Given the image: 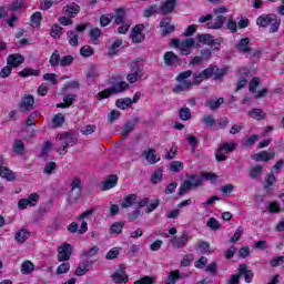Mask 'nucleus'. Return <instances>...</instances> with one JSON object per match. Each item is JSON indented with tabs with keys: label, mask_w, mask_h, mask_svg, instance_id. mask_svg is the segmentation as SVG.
Segmentation results:
<instances>
[{
	"label": "nucleus",
	"mask_w": 284,
	"mask_h": 284,
	"mask_svg": "<svg viewBox=\"0 0 284 284\" xmlns=\"http://www.w3.org/2000/svg\"><path fill=\"white\" fill-rule=\"evenodd\" d=\"M112 282L115 284H128L130 283V275L125 272V267L118 268L112 275H111Z\"/></svg>",
	"instance_id": "f8f14e48"
},
{
	"label": "nucleus",
	"mask_w": 284,
	"mask_h": 284,
	"mask_svg": "<svg viewBox=\"0 0 284 284\" xmlns=\"http://www.w3.org/2000/svg\"><path fill=\"white\" fill-rule=\"evenodd\" d=\"M133 284H154V277L150 275H145L141 277L140 280L133 282Z\"/></svg>",
	"instance_id": "774afa93"
},
{
	"label": "nucleus",
	"mask_w": 284,
	"mask_h": 284,
	"mask_svg": "<svg viewBox=\"0 0 284 284\" xmlns=\"http://www.w3.org/2000/svg\"><path fill=\"white\" fill-rule=\"evenodd\" d=\"M184 168H185V165L183 164V162L173 161V162L170 163L169 170L171 172H173L174 174H179V172H181Z\"/></svg>",
	"instance_id": "49530a36"
},
{
	"label": "nucleus",
	"mask_w": 284,
	"mask_h": 284,
	"mask_svg": "<svg viewBox=\"0 0 284 284\" xmlns=\"http://www.w3.org/2000/svg\"><path fill=\"white\" fill-rule=\"evenodd\" d=\"M213 39L214 37H212V34L210 33L197 34V40L200 41V43H203L204 45L212 44Z\"/></svg>",
	"instance_id": "09e8293b"
},
{
	"label": "nucleus",
	"mask_w": 284,
	"mask_h": 284,
	"mask_svg": "<svg viewBox=\"0 0 284 284\" xmlns=\"http://www.w3.org/2000/svg\"><path fill=\"white\" fill-rule=\"evenodd\" d=\"M21 8H23V2L19 0L13 1L8 6V10L10 12H19Z\"/></svg>",
	"instance_id": "680f3d73"
},
{
	"label": "nucleus",
	"mask_w": 284,
	"mask_h": 284,
	"mask_svg": "<svg viewBox=\"0 0 284 284\" xmlns=\"http://www.w3.org/2000/svg\"><path fill=\"white\" fill-rule=\"evenodd\" d=\"M197 248L200 250L201 254H211L210 251V243L206 241H202L197 244Z\"/></svg>",
	"instance_id": "338daca9"
},
{
	"label": "nucleus",
	"mask_w": 284,
	"mask_h": 284,
	"mask_svg": "<svg viewBox=\"0 0 284 284\" xmlns=\"http://www.w3.org/2000/svg\"><path fill=\"white\" fill-rule=\"evenodd\" d=\"M123 227H125V222H114L112 225H111V229H110V234H121V232H123Z\"/></svg>",
	"instance_id": "a18cd8bd"
},
{
	"label": "nucleus",
	"mask_w": 284,
	"mask_h": 284,
	"mask_svg": "<svg viewBox=\"0 0 284 284\" xmlns=\"http://www.w3.org/2000/svg\"><path fill=\"white\" fill-rule=\"evenodd\" d=\"M186 179L189 180L183 181L178 191V196H184V194H187V192H192V190L201 187V185H203V179H205V181H216L219 176L216 175V173L205 172L202 173L201 175L186 174Z\"/></svg>",
	"instance_id": "f257e3e1"
},
{
	"label": "nucleus",
	"mask_w": 284,
	"mask_h": 284,
	"mask_svg": "<svg viewBox=\"0 0 284 284\" xmlns=\"http://www.w3.org/2000/svg\"><path fill=\"white\" fill-rule=\"evenodd\" d=\"M230 72V67L223 65L222 68H217L214 64L209 65L206 69L201 71L200 73H194L192 71L193 81H191L192 85H201L203 81H207V79H214V81H219L224 79L225 74Z\"/></svg>",
	"instance_id": "f03ea898"
},
{
	"label": "nucleus",
	"mask_w": 284,
	"mask_h": 284,
	"mask_svg": "<svg viewBox=\"0 0 284 284\" xmlns=\"http://www.w3.org/2000/svg\"><path fill=\"white\" fill-rule=\"evenodd\" d=\"M31 28H41V21H43V14L41 12H34L30 19Z\"/></svg>",
	"instance_id": "2f4dec72"
},
{
	"label": "nucleus",
	"mask_w": 284,
	"mask_h": 284,
	"mask_svg": "<svg viewBox=\"0 0 284 284\" xmlns=\"http://www.w3.org/2000/svg\"><path fill=\"white\" fill-rule=\"evenodd\" d=\"M258 85H261V78H253L248 84L250 92H252V94H256V88H258Z\"/></svg>",
	"instance_id": "5fc2aeb1"
},
{
	"label": "nucleus",
	"mask_w": 284,
	"mask_h": 284,
	"mask_svg": "<svg viewBox=\"0 0 284 284\" xmlns=\"http://www.w3.org/2000/svg\"><path fill=\"white\" fill-rule=\"evenodd\" d=\"M190 77H192V70H186L181 72L176 77L178 85L173 88L174 94H181V92H186L192 88V81H190Z\"/></svg>",
	"instance_id": "39448f33"
},
{
	"label": "nucleus",
	"mask_w": 284,
	"mask_h": 284,
	"mask_svg": "<svg viewBox=\"0 0 284 284\" xmlns=\"http://www.w3.org/2000/svg\"><path fill=\"white\" fill-rule=\"evenodd\" d=\"M26 62V58L19 53H12L8 57L7 63L11 68H19V65L23 64Z\"/></svg>",
	"instance_id": "4be33fe9"
},
{
	"label": "nucleus",
	"mask_w": 284,
	"mask_h": 284,
	"mask_svg": "<svg viewBox=\"0 0 284 284\" xmlns=\"http://www.w3.org/2000/svg\"><path fill=\"white\" fill-rule=\"evenodd\" d=\"M179 119H181V121H190V119H192V111L190 110V108H181L179 111Z\"/></svg>",
	"instance_id": "79ce46f5"
},
{
	"label": "nucleus",
	"mask_w": 284,
	"mask_h": 284,
	"mask_svg": "<svg viewBox=\"0 0 284 284\" xmlns=\"http://www.w3.org/2000/svg\"><path fill=\"white\" fill-rule=\"evenodd\" d=\"M163 61L169 68H179L183 65V60L173 51H166L163 55Z\"/></svg>",
	"instance_id": "1a4fd4ad"
},
{
	"label": "nucleus",
	"mask_w": 284,
	"mask_h": 284,
	"mask_svg": "<svg viewBox=\"0 0 284 284\" xmlns=\"http://www.w3.org/2000/svg\"><path fill=\"white\" fill-rule=\"evenodd\" d=\"M223 23H225V16H216L214 22H207L206 27L210 30H221L223 28Z\"/></svg>",
	"instance_id": "bb28decb"
},
{
	"label": "nucleus",
	"mask_w": 284,
	"mask_h": 284,
	"mask_svg": "<svg viewBox=\"0 0 284 284\" xmlns=\"http://www.w3.org/2000/svg\"><path fill=\"white\" fill-rule=\"evenodd\" d=\"M12 152L14 154H18V156H23L26 152V144L21 140H16L13 145H12Z\"/></svg>",
	"instance_id": "473e14b6"
},
{
	"label": "nucleus",
	"mask_w": 284,
	"mask_h": 284,
	"mask_svg": "<svg viewBox=\"0 0 284 284\" xmlns=\"http://www.w3.org/2000/svg\"><path fill=\"white\" fill-rule=\"evenodd\" d=\"M61 32H63V28L58 23H54L51 28V37L53 39H59L61 37Z\"/></svg>",
	"instance_id": "e2e57ef3"
},
{
	"label": "nucleus",
	"mask_w": 284,
	"mask_h": 284,
	"mask_svg": "<svg viewBox=\"0 0 284 284\" xmlns=\"http://www.w3.org/2000/svg\"><path fill=\"white\" fill-rule=\"evenodd\" d=\"M39 203V195L37 193H31L28 199H21L18 202L19 210H26L29 207H34Z\"/></svg>",
	"instance_id": "ddd939ff"
},
{
	"label": "nucleus",
	"mask_w": 284,
	"mask_h": 284,
	"mask_svg": "<svg viewBox=\"0 0 284 284\" xmlns=\"http://www.w3.org/2000/svg\"><path fill=\"white\" fill-rule=\"evenodd\" d=\"M141 77H143V71L141 70V68L138 67L133 73H129L126 75V81L131 85H133V83H136V81H139V79H141Z\"/></svg>",
	"instance_id": "7c9ffc66"
},
{
	"label": "nucleus",
	"mask_w": 284,
	"mask_h": 284,
	"mask_svg": "<svg viewBox=\"0 0 284 284\" xmlns=\"http://www.w3.org/2000/svg\"><path fill=\"white\" fill-rule=\"evenodd\" d=\"M143 30H145V24H136L133 27L131 31V39L133 43H143V41H145Z\"/></svg>",
	"instance_id": "4468645a"
},
{
	"label": "nucleus",
	"mask_w": 284,
	"mask_h": 284,
	"mask_svg": "<svg viewBox=\"0 0 284 284\" xmlns=\"http://www.w3.org/2000/svg\"><path fill=\"white\" fill-rule=\"evenodd\" d=\"M230 125V119L227 118H221L215 122V130H225Z\"/></svg>",
	"instance_id": "052dcab7"
},
{
	"label": "nucleus",
	"mask_w": 284,
	"mask_h": 284,
	"mask_svg": "<svg viewBox=\"0 0 284 284\" xmlns=\"http://www.w3.org/2000/svg\"><path fill=\"white\" fill-rule=\"evenodd\" d=\"M237 274L244 277L245 283H252L254 281V271L247 268V264H240L237 268Z\"/></svg>",
	"instance_id": "a211bd4d"
},
{
	"label": "nucleus",
	"mask_w": 284,
	"mask_h": 284,
	"mask_svg": "<svg viewBox=\"0 0 284 284\" xmlns=\"http://www.w3.org/2000/svg\"><path fill=\"white\" fill-rule=\"evenodd\" d=\"M116 185H119V176L111 174L102 182L101 191L108 192V190H112V187H116Z\"/></svg>",
	"instance_id": "412c9836"
},
{
	"label": "nucleus",
	"mask_w": 284,
	"mask_h": 284,
	"mask_svg": "<svg viewBox=\"0 0 284 284\" xmlns=\"http://www.w3.org/2000/svg\"><path fill=\"white\" fill-rule=\"evenodd\" d=\"M22 274H32L34 272V264L30 261H26L21 265Z\"/></svg>",
	"instance_id": "8fccbe9b"
},
{
	"label": "nucleus",
	"mask_w": 284,
	"mask_h": 284,
	"mask_svg": "<svg viewBox=\"0 0 284 284\" xmlns=\"http://www.w3.org/2000/svg\"><path fill=\"white\" fill-rule=\"evenodd\" d=\"M0 176L2 179H6L7 181H16L17 175H14V172L12 170L8 169V166L0 169Z\"/></svg>",
	"instance_id": "e433bc0d"
},
{
	"label": "nucleus",
	"mask_w": 284,
	"mask_h": 284,
	"mask_svg": "<svg viewBox=\"0 0 284 284\" xmlns=\"http://www.w3.org/2000/svg\"><path fill=\"white\" fill-rule=\"evenodd\" d=\"M276 156V153L274 151L267 152V151H260L258 153H255L251 156L253 161H256L257 163L261 161H264L267 163V161H272Z\"/></svg>",
	"instance_id": "aec40b11"
},
{
	"label": "nucleus",
	"mask_w": 284,
	"mask_h": 284,
	"mask_svg": "<svg viewBox=\"0 0 284 284\" xmlns=\"http://www.w3.org/2000/svg\"><path fill=\"white\" fill-rule=\"evenodd\" d=\"M20 112L28 114L34 109V97L31 94H24L18 105Z\"/></svg>",
	"instance_id": "9d476101"
},
{
	"label": "nucleus",
	"mask_w": 284,
	"mask_h": 284,
	"mask_svg": "<svg viewBox=\"0 0 284 284\" xmlns=\"http://www.w3.org/2000/svg\"><path fill=\"white\" fill-rule=\"evenodd\" d=\"M202 123L206 125V128H216V120L214 119V115L206 114L202 118Z\"/></svg>",
	"instance_id": "de8ad7c7"
},
{
	"label": "nucleus",
	"mask_w": 284,
	"mask_h": 284,
	"mask_svg": "<svg viewBox=\"0 0 284 284\" xmlns=\"http://www.w3.org/2000/svg\"><path fill=\"white\" fill-rule=\"evenodd\" d=\"M223 43V38H216L211 41L210 48L213 52H219Z\"/></svg>",
	"instance_id": "864d4df0"
},
{
	"label": "nucleus",
	"mask_w": 284,
	"mask_h": 284,
	"mask_svg": "<svg viewBox=\"0 0 284 284\" xmlns=\"http://www.w3.org/2000/svg\"><path fill=\"white\" fill-rule=\"evenodd\" d=\"M72 63H74V57L72 55H64L60 58L61 68H68V65H72Z\"/></svg>",
	"instance_id": "13d9d810"
},
{
	"label": "nucleus",
	"mask_w": 284,
	"mask_h": 284,
	"mask_svg": "<svg viewBox=\"0 0 284 284\" xmlns=\"http://www.w3.org/2000/svg\"><path fill=\"white\" fill-rule=\"evenodd\" d=\"M160 30L162 32V37H169V34H172V32L176 30V27L172 24V17L164 16L160 20Z\"/></svg>",
	"instance_id": "6e6552de"
},
{
	"label": "nucleus",
	"mask_w": 284,
	"mask_h": 284,
	"mask_svg": "<svg viewBox=\"0 0 284 284\" xmlns=\"http://www.w3.org/2000/svg\"><path fill=\"white\" fill-rule=\"evenodd\" d=\"M114 23L115 26H121V23H125V9H116Z\"/></svg>",
	"instance_id": "a19ab883"
},
{
	"label": "nucleus",
	"mask_w": 284,
	"mask_h": 284,
	"mask_svg": "<svg viewBox=\"0 0 284 284\" xmlns=\"http://www.w3.org/2000/svg\"><path fill=\"white\" fill-rule=\"evenodd\" d=\"M141 121L139 118H134L132 121H128L124 123L123 129L121 131L122 136H128L131 132H134L136 124Z\"/></svg>",
	"instance_id": "393cba45"
},
{
	"label": "nucleus",
	"mask_w": 284,
	"mask_h": 284,
	"mask_svg": "<svg viewBox=\"0 0 284 284\" xmlns=\"http://www.w3.org/2000/svg\"><path fill=\"white\" fill-rule=\"evenodd\" d=\"M123 45V40L116 39L110 47H109V55L114 57L119 52V48Z\"/></svg>",
	"instance_id": "37998d69"
},
{
	"label": "nucleus",
	"mask_w": 284,
	"mask_h": 284,
	"mask_svg": "<svg viewBox=\"0 0 284 284\" xmlns=\"http://www.w3.org/2000/svg\"><path fill=\"white\" fill-rule=\"evenodd\" d=\"M223 103H225V99L219 98L217 100H207L204 105L205 108H210V110L214 111L219 110Z\"/></svg>",
	"instance_id": "72a5a7b5"
},
{
	"label": "nucleus",
	"mask_w": 284,
	"mask_h": 284,
	"mask_svg": "<svg viewBox=\"0 0 284 284\" xmlns=\"http://www.w3.org/2000/svg\"><path fill=\"white\" fill-rule=\"evenodd\" d=\"M52 123L55 125V128H62L63 123H65V116H63V113H57L52 118Z\"/></svg>",
	"instance_id": "3c124183"
},
{
	"label": "nucleus",
	"mask_w": 284,
	"mask_h": 284,
	"mask_svg": "<svg viewBox=\"0 0 284 284\" xmlns=\"http://www.w3.org/2000/svg\"><path fill=\"white\" fill-rule=\"evenodd\" d=\"M175 10H176V0H165L160 6V14H162V17H168V14L174 13Z\"/></svg>",
	"instance_id": "2eb2a0df"
},
{
	"label": "nucleus",
	"mask_w": 284,
	"mask_h": 284,
	"mask_svg": "<svg viewBox=\"0 0 284 284\" xmlns=\"http://www.w3.org/2000/svg\"><path fill=\"white\" fill-rule=\"evenodd\" d=\"M179 281V270L171 271L166 277V284H176Z\"/></svg>",
	"instance_id": "bf43d9fd"
},
{
	"label": "nucleus",
	"mask_w": 284,
	"mask_h": 284,
	"mask_svg": "<svg viewBox=\"0 0 284 284\" xmlns=\"http://www.w3.org/2000/svg\"><path fill=\"white\" fill-rule=\"evenodd\" d=\"M194 263V254H185L181 261V267H190Z\"/></svg>",
	"instance_id": "6e6d98bb"
},
{
	"label": "nucleus",
	"mask_w": 284,
	"mask_h": 284,
	"mask_svg": "<svg viewBox=\"0 0 284 284\" xmlns=\"http://www.w3.org/2000/svg\"><path fill=\"white\" fill-rule=\"evenodd\" d=\"M206 227H210L213 232H216L221 227V223L215 217L209 219L206 222Z\"/></svg>",
	"instance_id": "4d7b16f0"
},
{
	"label": "nucleus",
	"mask_w": 284,
	"mask_h": 284,
	"mask_svg": "<svg viewBox=\"0 0 284 284\" xmlns=\"http://www.w3.org/2000/svg\"><path fill=\"white\" fill-rule=\"evenodd\" d=\"M14 239L17 243H23L24 241H28V239H30V231L21 229L16 232Z\"/></svg>",
	"instance_id": "f704fd0d"
},
{
	"label": "nucleus",
	"mask_w": 284,
	"mask_h": 284,
	"mask_svg": "<svg viewBox=\"0 0 284 284\" xmlns=\"http://www.w3.org/2000/svg\"><path fill=\"white\" fill-rule=\"evenodd\" d=\"M67 40L69 42V45H71V48H77V45H79V34L75 33V31H68L67 32Z\"/></svg>",
	"instance_id": "4c0bfd02"
},
{
	"label": "nucleus",
	"mask_w": 284,
	"mask_h": 284,
	"mask_svg": "<svg viewBox=\"0 0 284 284\" xmlns=\"http://www.w3.org/2000/svg\"><path fill=\"white\" fill-rule=\"evenodd\" d=\"M277 179L276 175H274V173H268L265 178V185L264 189L267 190V187H272V185H274V183H276Z\"/></svg>",
	"instance_id": "69168bd1"
},
{
	"label": "nucleus",
	"mask_w": 284,
	"mask_h": 284,
	"mask_svg": "<svg viewBox=\"0 0 284 284\" xmlns=\"http://www.w3.org/2000/svg\"><path fill=\"white\" fill-rule=\"evenodd\" d=\"M256 26H258V28H267L270 27L268 32L271 34H274V32H278V28H281V20L272 13H263L261 14L256 21H255Z\"/></svg>",
	"instance_id": "20e7f679"
},
{
	"label": "nucleus",
	"mask_w": 284,
	"mask_h": 284,
	"mask_svg": "<svg viewBox=\"0 0 284 284\" xmlns=\"http://www.w3.org/2000/svg\"><path fill=\"white\" fill-rule=\"evenodd\" d=\"M49 63L51 68H58V65H61V53H59V50H54L52 52Z\"/></svg>",
	"instance_id": "ea45409f"
},
{
	"label": "nucleus",
	"mask_w": 284,
	"mask_h": 284,
	"mask_svg": "<svg viewBox=\"0 0 284 284\" xmlns=\"http://www.w3.org/2000/svg\"><path fill=\"white\" fill-rule=\"evenodd\" d=\"M62 12L65 14V17L74 19V17L81 12V7L74 2H70L63 7Z\"/></svg>",
	"instance_id": "6ab92c4d"
},
{
	"label": "nucleus",
	"mask_w": 284,
	"mask_h": 284,
	"mask_svg": "<svg viewBox=\"0 0 284 284\" xmlns=\"http://www.w3.org/2000/svg\"><path fill=\"white\" fill-rule=\"evenodd\" d=\"M263 172H265V170L263 169V165L256 164L255 166L250 169L248 176L250 179H253V180L261 179V176L263 175Z\"/></svg>",
	"instance_id": "c756f323"
},
{
	"label": "nucleus",
	"mask_w": 284,
	"mask_h": 284,
	"mask_svg": "<svg viewBox=\"0 0 284 284\" xmlns=\"http://www.w3.org/2000/svg\"><path fill=\"white\" fill-rule=\"evenodd\" d=\"M135 202H136V194H129L124 197L122 202V207H124L125 210L128 207H132Z\"/></svg>",
	"instance_id": "c03bdc74"
},
{
	"label": "nucleus",
	"mask_w": 284,
	"mask_h": 284,
	"mask_svg": "<svg viewBox=\"0 0 284 284\" xmlns=\"http://www.w3.org/2000/svg\"><path fill=\"white\" fill-rule=\"evenodd\" d=\"M70 272V264L69 262H62L55 271V274L61 275V274H68Z\"/></svg>",
	"instance_id": "0e129e2a"
},
{
	"label": "nucleus",
	"mask_w": 284,
	"mask_h": 284,
	"mask_svg": "<svg viewBox=\"0 0 284 284\" xmlns=\"http://www.w3.org/2000/svg\"><path fill=\"white\" fill-rule=\"evenodd\" d=\"M156 151L154 149H149L142 152V156H144L145 161L150 163V165H154L161 161V158L156 159Z\"/></svg>",
	"instance_id": "b1692460"
},
{
	"label": "nucleus",
	"mask_w": 284,
	"mask_h": 284,
	"mask_svg": "<svg viewBox=\"0 0 284 284\" xmlns=\"http://www.w3.org/2000/svg\"><path fill=\"white\" fill-rule=\"evenodd\" d=\"M163 181V166H159L151 175L150 183L159 185Z\"/></svg>",
	"instance_id": "a878e982"
},
{
	"label": "nucleus",
	"mask_w": 284,
	"mask_h": 284,
	"mask_svg": "<svg viewBox=\"0 0 284 284\" xmlns=\"http://www.w3.org/2000/svg\"><path fill=\"white\" fill-rule=\"evenodd\" d=\"M90 267H92V262L83 260L74 271L75 276H85L90 272Z\"/></svg>",
	"instance_id": "5701e85b"
},
{
	"label": "nucleus",
	"mask_w": 284,
	"mask_h": 284,
	"mask_svg": "<svg viewBox=\"0 0 284 284\" xmlns=\"http://www.w3.org/2000/svg\"><path fill=\"white\" fill-rule=\"evenodd\" d=\"M190 241H192L190 233L184 231L181 233V235H173L170 240V243L176 250H183V247H185Z\"/></svg>",
	"instance_id": "0eeeda50"
},
{
	"label": "nucleus",
	"mask_w": 284,
	"mask_h": 284,
	"mask_svg": "<svg viewBox=\"0 0 284 284\" xmlns=\"http://www.w3.org/2000/svg\"><path fill=\"white\" fill-rule=\"evenodd\" d=\"M115 105L120 110H128V108H132V99L130 98L118 99L115 101Z\"/></svg>",
	"instance_id": "58836bf2"
},
{
	"label": "nucleus",
	"mask_w": 284,
	"mask_h": 284,
	"mask_svg": "<svg viewBox=\"0 0 284 284\" xmlns=\"http://www.w3.org/2000/svg\"><path fill=\"white\" fill-rule=\"evenodd\" d=\"M80 54L81 57H84V59L93 57L94 48H92L91 45H84L80 49Z\"/></svg>",
	"instance_id": "603ef678"
},
{
	"label": "nucleus",
	"mask_w": 284,
	"mask_h": 284,
	"mask_svg": "<svg viewBox=\"0 0 284 284\" xmlns=\"http://www.w3.org/2000/svg\"><path fill=\"white\" fill-rule=\"evenodd\" d=\"M194 38H187L181 41V47H180V54L182 57H187L189 54H192V48L195 45Z\"/></svg>",
	"instance_id": "dca6fc26"
},
{
	"label": "nucleus",
	"mask_w": 284,
	"mask_h": 284,
	"mask_svg": "<svg viewBox=\"0 0 284 284\" xmlns=\"http://www.w3.org/2000/svg\"><path fill=\"white\" fill-rule=\"evenodd\" d=\"M235 50L240 52L241 54H250L252 53V47L250 45V38H242L237 40V43L235 44Z\"/></svg>",
	"instance_id": "f3484780"
},
{
	"label": "nucleus",
	"mask_w": 284,
	"mask_h": 284,
	"mask_svg": "<svg viewBox=\"0 0 284 284\" xmlns=\"http://www.w3.org/2000/svg\"><path fill=\"white\" fill-rule=\"evenodd\" d=\"M72 256V245L68 242H64L58 247V261L63 263Z\"/></svg>",
	"instance_id": "9b49d317"
},
{
	"label": "nucleus",
	"mask_w": 284,
	"mask_h": 284,
	"mask_svg": "<svg viewBox=\"0 0 284 284\" xmlns=\"http://www.w3.org/2000/svg\"><path fill=\"white\" fill-rule=\"evenodd\" d=\"M159 13L161 14V7H159L158 4H151L143 10L142 16L145 19H150V17H154V14H159Z\"/></svg>",
	"instance_id": "cd10ccee"
},
{
	"label": "nucleus",
	"mask_w": 284,
	"mask_h": 284,
	"mask_svg": "<svg viewBox=\"0 0 284 284\" xmlns=\"http://www.w3.org/2000/svg\"><path fill=\"white\" fill-rule=\"evenodd\" d=\"M22 79H28V77H41V70L24 68L22 71L18 73Z\"/></svg>",
	"instance_id": "c85d7f7f"
},
{
	"label": "nucleus",
	"mask_w": 284,
	"mask_h": 284,
	"mask_svg": "<svg viewBox=\"0 0 284 284\" xmlns=\"http://www.w3.org/2000/svg\"><path fill=\"white\" fill-rule=\"evenodd\" d=\"M60 141H62L61 146L59 148L58 152L61 156H65L68 154V148H74L79 139H77L72 133L64 132L60 134Z\"/></svg>",
	"instance_id": "423d86ee"
},
{
	"label": "nucleus",
	"mask_w": 284,
	"mask_h": 284,
	"mask_svg": "<svg viewBox=\"0 0 284 284\" xmlns=\"http://www.w3.org/2000/svg\"><path fill=\"white\" fill-rule=\"evenodd\" d=\"M248 116L255 121H263V119H265V111L254 108L248 111Z\"/></svg>",
	"instance_id": "c9c22d12"
},
{
	"label": "nucleus",
	"mask_w": 284,
	"mask_h": 284,
	"mask_svg": "<svg viewBox=\"0 0 284 284\" xmlns=\"http://www.w3.org/2000/svg\"><path fill=\"white\" fill-rule=\"evenodd\" d=\"M111 85L113 87L98 92L95 99L98 101H104V99H110V97H114V94H122V92L130 90V83L125 81L111 82Z\"/></svg>",
	"instance_id": "7ed1b4c3"
}]
</instances>
